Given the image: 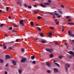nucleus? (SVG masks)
<instances>
[{
    "label": "nucleus",
    "mask_w": 74,
    "mask_h": 74,
    "mask_svg": "<svg viewBox=\"0 0 74 74\" xmlns=\"http://www.w3.org/2000/svg\"><path fill=\"white\" fill-rule=\"evenodd\" d=\"M5 74H7V71H5Z\"/></svg>",
    "instance_id": "6e6d98bb"
},
{
    "label": "nucleus",
    "mask_w": 74,
    "mask_h": 74,
    "mask_svg": "<svg viewBox=\"0 0 74 74\" xmlns=\"http://www.w3.org/2000/svg\"><path fill=\"white\" fill-rule=\"evenodd\" d=\"M58 12L59 13H60V14H62V12L60 11H58Z\"/></svg>",
    "instance_id": "ea45409f"
},
{
    "label": "nucleus",
    "mask_w": 74,
    "mask_h": 74,
    "mask_svg": "<svg viewBox=\"0 0 74 74\" xmlns=\"http://www.w3.org/2000/svg\"><path fill=\"white\" fill-rule=\"evenodd\" d=\"M65 65H66V70H68V68H69L70 67V65L67 64H66Z\"/></svg>",
    "instance_id": "20e7f679"
},
{
    "label": "nucleus",
    "mask_w": 74,
    "mask_h": 74,
    "mask_svg": "<svg viewBox=\"0 0 74 74\" xmlns=\"http://www.w3.org/2000/svg\"><path fill=\"white\" fill-rule=\"evenodd\" d=\"M35 58V56H32L31 57V59L32 60L33 59H34Z\"/></svg>",
    "instance_id": "a211bd4d"
},
{
    "label": "nucleus",
    "mask_w": 74,
    "mask_h": 74,
    "mask_svg": "<svg viewBox=\"0 0 74 74\" xmlns=\"http://www.w3.org/2000/svg\"><path fill=\"white\" fill-rule=\"evenodd\" d=\"M72 41L73 42V43H74V40H73Z\"/></svg>",
    "instance_id": "774afa93"
},
{
    "label": "nucleus",
    "mask_w": 74,
    "mask_h": 74,
    "mask_svg": "<svg viewBox=\"0 0 74 74\" xmlns=\"http://www.w3.org/2000/svg\"><path fill=\"white\" fill-rule=\"evenodd\" d=\"M8 18H9V19H11V17L10 16H9L8 17Z\"/></svg>",
    "instance_id": "680f3d73"
},
{
    "label": "nucleus",
    "mask_w": 74,
    "mask_h": 74,
    "mask_svg": "<svg viewBox=\"0 0 74 74\" xmlns=\"http://www.w3.org/2000/svg\"><path fill=\"white\" fill-rule=\"evenodd\" d=\"M36 26H39V25H38V24H36Z\"/></svg>",
    "instance_id": "5fc2aeb1"
},
{
    "label": "nucleus",
    "mask_w": 74,
    "mask_h": 74,
    "mask_svg": "<svg viewBox=\"0 0 74 74\" xmlns=\"http://www.w3.org/2000/svg\"><path fill=\"white\" fill-rule=\"evenodd\" d=\"M62 57L63 56H60L59 57V59H62Z\"/></svg>",
    "instance_id": "412c9836"
},
{
    "label": "nucleus",
    "mask_w": 74,
    "mask_h": 74,
    "mask_svg": "<svg viewBox=\"0 0 74 74\" xmlns=\"http://www.w3.org/2000/svg\"><path fill=\"white\" fill-rule=\"evenodd\" d=\"M9 29L10 30H11L12 29V27H10L9 28Z\"/></svg>",
    "instance_id": "7c9ffc66"
},
{
    "label": "nucleus",
    "mask_w": 74,
    "mask_h": 74,
    "mask_svg": "<svg viewBox=\"0 0 74 74\" xmlns=\"http://www.w3.org/2000/svg\"><path fill=\"white\" fill-rule=\"evenodd\" d=\"M66 19H68V18H69V16H66Z\"/></svg>",
    "instance_id": "49530a36"
},
{
    "label": "nucleus",
    "mask_w": 74,
    "mask_h": 74,
    "mask_svg": "<svg viewBox=\"0 0 74 74\" xmlns=\"http://www.w3.org/2000/svg\"><path fill=\"white\" fill-rule=\"evenodd\" d=\"M49 57L50 58H52L53 57V55L52 53H51Z\"/></svg>",
    "instance_id": "9d476101"
},
{
    "label": "nucleus",
    "mask_w": 74,
    "mask_h": 74,
    "mask_svg": "<svg viewBox=\"0 0 74 74\" xmlns=\"http://www.w3.org/2000/svg\"><path fill=\"white\" fill-rule=\"evenodd\" d=\"M5 37H8V35H5Z\"/></svg>",
    "instance_id": "69168bd1"
},
{
    "label": "nucleus",
    "mask_w": 74,
    "mask_h": 74,
    "mask_svg": "<svg viewBox=\"0 0 74 74\" xmlns=\"http://www.w3.org/2000/svg\"><path fill=\"white\" fill-rule=\"evenodd\" d=\"M60 27L61 28H62L63 29V28H64V26H63V25H62L60 26Z\"/></svg>",
    "instance_id": "58836bf2"
},
{
    "label": "nucleus",
    "mask_w": 74,
    "mask_h": 74,
    "mask_svg": "<svg viewBox=\"0 0 74 74\" xmlns=\"http://www.w3.org/2000/svg\"><path fill=\"white\" fill-rule=\"evenodd\" d=\"M34 12L35 13V14H37V12Z\"/></svg>",
    "instance_id": "0e129e2a"
},
{
    "label": "nucleus",
    "mask_w": 74,
    "mask_h": 74,
    "mask_svg": "<svg viewBox=\"0 0 74 74\" xmlns=\"http://www.w3.org/2000/svg\"><path fill=\"white\" fill-rule=\"evenodd\" d=\"M38 19H41V17L40 16H38L37 17Z\"/></svg>",
    "instance_id": "c756f323"
},
{
    "label": "nucleus",
    "mask_w": 74,
    "mask_h": 74,
    "mask_svg": "<svg viewBox=\"0 0 74 74\" xmlns=\"http://www.w3.org/2000/svg\"><path fill=\"white\" fill-rule=\"evenodd\" d=\"M69 54H70V55H74V53L72 51H69Z\"/></svg>",
    "instance_id": "0eeeda50"
},
{
    "label": "nucleus",
    "mask_w": 74,
    "mask_h": 74,
    "mask_svg": "<svg viewBox=\"0 0 74 74\" xmlns=\"http://www.w3.org/2000/svg\"><path fill=\"white\" fill-rule=\"evenodd\" d=\"M64 30V29H62V32H63Z\"/></svg>",
    "instance_id": "13d9d810"
},
{
    "label": "nucleus",
    "mask_w": 74,
    "mask_h": 74,
    "mask_svg": "<svg viewBox=\"0 0 74 74\" xmlns=\"http://www.w3.org/2000/svg\"><path fill=\"white\" fill-rule=\"evenodd\" d=\"M27 58H23L21 60V62L22 63H23L24 62H25V61H26V60H27Z\"/></svg>",
    "instance_id": "f03ea898"
},
{
    "label": "nucleus",
    "mask_w": 74,
    "mask_h": 74,
    "mask_svg": "<svg viewBox=\"0 0 74 74\" xmlns=\"http://www.w3.org/2000/svg\"><path fill=\"white\" fill-rule=\"evenodd\" d=\"M18 71L19 74H22V70L21 69H18Z\"/></svg>",
    "instance_id": "4468645a"
},
{
    "label": "nucleus",
    "mask_w": 74,
    "mask_h": 74,
    "mask_svg": "<svg viewBox=\"0 0 74 74\" xmlns=\"http://www.w3.org/2000/svg\"><path fill=\"white\" fill-rule=\"evenodd\" d=\"M50 15H53V16H54V15H53V12H50Z\"/></svg>",
    "instance_id": "c9c22d12"
},
{
    "label": "nucleus",
    "mask_w": 74,
    "mask_h": 74,
    "mask_svg": "<svg viewBox=\"0 0 74 74\" xmlns=\"http://www.w3.org/2000/svg\"><path fill=\"white\" fill-rule=\"evenodd\" d=\"M21 51L22 52H24V49L23 48H21Z\"/></svg>",
    "instance_id": "b1692460"
},
{
    "label": "nucleus",
    "mask_w": 74,
    "mask_h": 74,
    "mask_svg": "<svg viewBox=\"0 0 74 74\" xmlns=\"http://www.w3.org/2000/svg\"><path fill=\"white\" fill-rule=\"evenodd\" d=\"M36 62L35 61H33L32 62L33 64H36Z\"/></svg>",
    "instance_id": "a878e982"
},
{
    "label": "nucleus",
    "mask_w": 74,
    "mask_h": 74,
    "mask_svg": "<svg viewBox=\"0 0 74 74\" xmlns=\"http://www.w3.org/2000/svg\"><path fill=\"white\" fill-rule=\"evenodd\" d=\"M23 20H21L20 21V23L23 26Z\"/></svg>",
    "instance_id": "423d86ee"
},
{
    "label": "nucleus",
    "mask_w": 74,
    "mask_h": 74,
    "mask_svg": "<svg viewBox=\"0 0 74 74\" xmlns=\"http://www.w3.org/2000/svg\"><path fill=\"white\" fill-rule=\"evenodd\" d=\"M54 21H58L57 19H54Z\"/></svg>",
    "instance_id": "bf43d9fd"
},
{
    "label": "nucleus",
    "mask_w": 74,
    "mask_h": 74,
    "mask_svg": "<svg viewBox=\"0 0 74 74\" xmlns=\"http://www.w3.org/2000/svg\"><path fill=\"white\" fill-rule=\"evenodd\" d=\"M8 66V64H7L6 65V67H7Z\"/></svg>",
    "instance_id": "3c124183"
},
{
    "label": "nucleus",
    "mask_w": 74,
    "mask_h": 74,
    "mask_svg": "<svg viewBox=\"0 0 74 74\" xmlns=\"http://www.w3.org/2000/svg\"><path fill=\"white\" fill-rule=\"evenodd\" d=\"M41 42H42V43H45V41H41Z\"/></svg>",
    "instance_id": "37998d69"
},
{
    "label": "nucleus",
    "mask_w": 74,
    "mask_h": 74,
    "mask_svg": "<svg viewBox=\"0 0 74 74\" xmlns=\"http://www.w3.org/2000/svg\"><path fill=\"white\" fill-rule=\"evenodd\" d=\"M61 7H62V8H64V6H63V5H62L61 6Z\"/></svg>",
    "instance_id": "09e8293b"
},
{
    "label": "nucleus",
    "mask_w": 74,
    "mask_h": 74,
    "mask_svg": "<svg viewBox=\"0 0 74 74\" xmlns=\"http://www.w3.org/2000/svg\"><path fill=\"white\" fill-rule=\"evenodd\" d=\"M68 34L70 36H72L73 37H74V34H73L71 32H70L69 31L68 32Z\"/></svg>",
    "instance_id": "f257e3e1"
},
{
    "label": "nucleus",
    "mask_w": 74,
    "mask_h": 74,
    "mask_svg": "<svg viewBox=\"0 0 74 74\" xmlns=\"http://www.w3.org/2000/svg\"><path fill=\"white\" fill-rule=\"evenodd\" d=\"M6 59H10V56L8 55H7L5 56Z\"/></svg>",
    "instance_id": "39448f33"
},
{
    "label": "nucleus",
    "mask_w": 74,
    "mask_h": 74,
    "mask_svg": "<svg viewBox=\"0 0 74 74\" xmlns=\"http://www.w3.org/2000/svg\"><path fill=\"white\" fill-rule=\"evenodd\" d=\"M30 23L31 24V25L32 26H33V25H33V23H34L33 22V21H31Z\"/></svg>",
    "instance_id": "4be33fe9"
},
{
    "label": "nucleus",
    "mask_w": 74,
    "mask_h": 74,
    "mask_svg": "<svg viewBox=\"0 0 74 74\" xmlns=\"http://www.w3.org/2000/svg\"><path fill=\"white\" fill-rule=\"evenodd\" d=\"M65 45L66 46V48L68 49V48L69 47V45H67V44H66V43H65Z\"/></svg>",
    "instance_id": "72a5a7b5"
},
{
    "label": "nucleus",
    "mask_w": 74,
    "mask_h": 74,
    "mask_svg": "<svg viewBox=\"0 0 74 74\" xmlns=\"http://www.w3.org/2000/svg\"><path fill=\"white\" fill-rule=\"evenodd\" d=\"M54 71L55 72H58V69L56 68H54Z\"/></svg>",
    "instance_id": "ddd939ff"
},
{
    "label": "nucleus",
    "mask_w": 74,
    "mask_h": 74,
    "mask_svg": "<svg viewBox=\"0 0 74 74\" xmlns=\"http://www.w3.org/2000/svg\"><path fill=\"white\" fill-rule=\"evenodd\" d=\"M28 8L29 9H31V8H32V6H28Z\"/></svg>",
    "instance_id": "cd10ccee"
},
{
    "label": "nucleus",
    "mask_w": 74,
    "mask_h": 74,
    "mask_svg": "<svg viewBox=\"0 0 74 74\" xmlns=\"http://www.w3.org/2000/svg\"><path fill=\"white\" fill-rule=\"evenodd\" d=\"M12 62L13 64H14V66H16V62L15 61H12Z\"/></svg>",
    "instance_id": "6e6552de"
},
{
    "label": "nucleus",
    "mask_w": 74,
    "mask_h": 74,
    "mask_svg": "<svg viewBox=\"0 0 74 74\" xmlns=\"http://www.w3.org/2000/svg\"><path fill=\"white\" fill-rule=\"evenodd\" d=\"M53 63H55V62H56V61L55 60H54L53 61Z\"/></svg>",
    "instance_id": "4d7b16f0"
},
{
    "label": "nucleus",
    "mask_w": 74,
    "mask_h": 74,
    "mask_svg": "<svg viewBox=\"0 0 74 74\" xmlns=\"http://www.w3.org/2000/svg\"><path fill=\"white\" fill-rule=\"evenodd\" d=\"M16 42H18V39H17L16 40Z\"/></svg>",
    "instance_id": "8fccbe9b"
},
{
    "label": "nucleus",
    "mask_w": 74,
    "mask_h": 74,
    "mask_svg": "<svg viewBox=\"0 0 74 74\" xmlns=\"http://www.w3.org/2000/svg\"><path fill=\"white\" fill-rule=\"evenodd\" d=\"M56 25H59V21H56Z\"/></svg>",
    "instance_id": "2f4dec72"
},
{
    "label": "nucleus",
    "mask_w": 74,
    "mask_h": 74,
    "mask_svg": "<svg viewBox=\"0 0 74 74\" xmlns=\"http://www.w3.org/2000/svg\"><path fill=\"white\" fill-rule=\"evenodd\" d=\"M45 49L47 52H49L50 53H51V52H52V50L51 49L47 48L46 49Z\"/></svg>",
    "instance_id": "7ed1b4c3"
},
{
    "label": "nucleus",
    "mask_w": 74,
    "mask_h": 74,
    "mask_svg": "<svg viewBox=\"0 0 74 74\" xmlns=\"http://www.w3.org/2000/svg\"><path fill=\"white\" fill-rule=\"evenodd\" d=\"M48 2H49V3H51V1L50 0H49L48 1Z\"/></svg>",
    "instance_id": "864d4df0"
},
{
    "label": "nucleus",
    "mask_w": 74,
    "mask_h": 74,
    "mask_svg": "<svg viewBox=\"0 0 74 74\" xmlns=\"http://www.w3.org/2000/svg\"><path fill=\"white\" fill-rule=\"evenodd\" d=\"M46 65L48 67H50L51 66L50 64L48 62L46 63Z\"/></svg>",
    "instance_id": "1a4fd4ad"
},
{
    "label": "nucleus",
    "mask_w": 74,
    "mask_h": 74,
    "mask_svg": "<svg viewBox=\"0 0 74 74\" xmlns=\"http://www.w3.org/2000/svg\"><path fill=\"white\" fill-rule=\"evenodd\" d=\"M8 50H9L10 51V50H11L12 49V48L11 47H9L8 48Z\"/></svg>",
    "instance_id": "aec40b11"
},
{
    "label": "nucleus",
    "mask_w": 74,
    "mask_h": 74,
    "mask_svg": "<svg viewBox=\"0 0 74 74\" xmlns=\"http://www.w3.org/2000/svg\"><path fill=\"white\" fill-rule=\"evenodd\" d=\"M24 5L25 7H27V5L26 4H24Z\"/></svg>",
    "instance_id": "a19ab883"
},
{
    "label": "nucleus",
    "mask_w": 74,
    "mask_h": 74,
    "mask_svg": "<svg viewBox=\"0 0 74 74\" xmlns=\"http://www.w3.org/2000/svg\"><path fill=\"white\" fill-rule=\"evenodd\" d=\"M54 64L55 65H56V66H58V67H60V65L59 64H58L56 63H54Z\"/></svg>",
    "instance_id": "f3484780"
},
{
    "label": "nucleus",
    "mask_w": 74,
    "mask_h": 74,
    "mask_svg": "<svg viewBox=\"0 0 74 74\" xmlns=\"http://www.w3.org/2000/svg\"><path fill=\"white\" fill-rule=\"evenodd\" d=\"M17 4H20V5H22V4H21V3L18 2H17Z\"/></svg>",
    "instance_id": "c85d7f7f"
},
{
    "label": "nucleus",
    "mask_w": 74,
    "mask_h": 74,
    "mask_svg": "<svg viewBox=\"0 0 74 74\" xmlns=\"http://www.w3.org/2000/svg\"><path fill=\"white\" fill-rule=\"evenodd\" d=\"M55 44H56V45H60V44L58 43H57L56 42Z\"/></svg>",
    "instance_id": "a18cd8bd"
},
{
    "label": "nucleus",
    "mask_w": 74,
    "mask_h": 74,
    "mask_svg": "<svg viewBox=\"0 0 74 74\" xmlns=\"http://www.w3.org/2000/svg\"><path fill=\"white\" fill-rule=\"evenodd\" d=\"M3 48L5 49L6 48H7V47L5 46H3Z\"/></svg>",
    "instance_id": "4c0bfd02"
},
{
    "label": "nucleus",
    "mask_w": 74,
    "mask_h": 74,
    "mask_svg": "<svg viewBox=\"0 0 74 74\" xmlns=\"http://www.w3.org/2000/svg\"><path fill=\"white\" fill-rule=\"evenodd\" d=\"M58 18H60V15H59L58 16Z\"/></svg>",
    "instance_id": "e2e57ef3"
},
{
    "label": "nucleus",
    "mask_w": 74,
    "mask_h": 74,
    "mask_svg": "<svg viewBox=\"0 0 74 74\" xmlns=\"http://www.w3.org/2000/svg\"><path fill=\"white\" fill-rule=\"evenodd\" d=\"M40 35L41 37H44V35L42 33H40Z\"/></svg>",
    "instance_id": "dca6fc26"
},
{
    "label": "nucleus",
    "mask_w": 74,
    "mask_h": 74,
    "mask_svg": "<svg viewBox=\"0 0 74 74\" xmlns=\"http://www.w3.org/2000/svg\"><path fill=\"white\" fill-rule=\"evenodd\" d=\"M36 40H38V39H35V41H36Z\"/></svg>",
    "instance_id": "052dcab7"
},
{
    "label": "nucleus",
    "mask_w": 74,
    "mask_h": 74,
    "mask_svg": "<svg viewBox=\"0 0 74 74\" xmlns=\"http://www.w3.org/2000/svg\"><path fill=\"white\" fill-rule=\"evenodd\" d=\"M0 62H1V63H3V60L1 59L0 60Z\"/></svg>",
    "instance_id": "e433bc0d"
},
{
    "label": "nucleus",
    "mask_w": 74,
    "mask_h": 74,
    "mask_svg": "<svg viewBox=\"0 0 74 74\" xmlns=\"http://www.w3.org/2000/svg\"><path fill=\"white\" fill-rule=\"evenodd\" d=\"M40 5L42 7H44V8H45L46 7V6L42 4V3H40Z\"/></svg>",
    "instance_id": "9b49d317"
},
{
    "label": "nucleus",
    "mask_w": 74,
    "mask_h": 74,
    "mask_svg": "<svg viewBox=\"0 0 74 74\" xmlns=\"http://www.w3.org/2000/svg\"><path fill=\"white\" fill-rule=\"evenodd\" d=\"M50 28L52 29H54V27H50Z\"/></svg>",
    "instance_id": "473e14b6"
},
{
    "label": "nucleus",
    "mask_w": 74,
    "mask_h": 74,
    "mask_svg": "<svg viewBox=\"0 0 74 74\" xmlns=\"http://www.w3.org/2000/svg\"><path fill=\"white\" fill-rule=\"evenodd\" d=\"M52 34L51 33H49V36L50 37V38H52Z\"/></svg>",
    "instance_id": "2eb2a0df"
},
{
    "label": "nucleus",
    "mask_w": 74,
    "mask_h": 74,
    "mask_svg": "<svg viewBox=\"0 0 74 74\" xmlns=\"http://www.w3.org/2000/svg\"><path fill=\"white\" fill-rule=\"evenodd\" d=\"M69 58L70 59H71V58H72V56H71L69 57Z\"/></svg>",
    "instance_id": "338daca9"
},
{
    "label": "nucleus",
    "mask_w": 74,
    "mask_h": 74,
    "mask_svg": "<svg viewBox=\"0 0 74 74\" xmlns=\"http://www.w3.org/2000/svg\"><path fill=\"white\" fill-rule=\"evenodd\" d=\"M34 7H37V5H34Z\"/></svg>",
    "instance_id": "de8ad7c7"
},
{
    "label": "nucleus",
    "mask_w": 74,
    "mask_h": 74,
    "mask_svg": "<svg viewBox=\"0 0 74 74\" xmlns=\"http://www.w3.org/2000/svg\"><path fill=\"white\" fill-rule=\"evenodd\" d=\"M37 28H38V30H39V32H41V28L38 27H37Z\"/></svg>",
    "instance_id": "6ab92c4d"
},
{
    "label": "nucleus",
    "mask_w": 74,
    "mask_h": 74,
    "mask_svg": "<svg viewBox=\"0 0 74 74\" xmlns=\"http://www.w3.org/2000/svg\"><path fill=\"white\" fill-rule=\"evenodd\" d=\"M54 15H59V14L56 13H54Z\"/></svg>",
    "instance_id": "79ce46f5"
},
{
    "label": "nucleus",
    "mask_w": 74,
    "mask_h": 74,
    "mask_svg": "<svg viewBox=\"0 0 74 74\" xmlns=\"http://www.w3.org/2000/svg\"><path fill=\"white\" fill-rule=\"evenodd\" d=\"M12 32L13 33H15V32H16V31H15L13 30L12 31Z\"/></svg>",
    "instance_id": "603ef678"
},
{
    "label": "nucleus",
    "mask_w": 74,
    "mask_h": 74,
    "mask_svg": "<svg viewBox=\"0 0 74 74\" xmlns=\"http://www.w3.org/2000/svg\"><path fill=\"white\" fill-rule=\"evenodd\" d=\"M6 10L7 11H8V10H9V7H6Z\"/></svg>",
    "instance_id": "f704fd0d"
},
{
    "label": "nucleus",
    "mask_w": 74,
    "mask_h": 74,
    "mask_svg": "<svg viewBox=\"0 0 74 74\" xmlns=\"http://www.w3.org/2000/svg\"><path fill=\"white\" fill-rule=\"evenodd\" d=\"M44 4L45 5H50V3H45Z\"/></svg>",
    "instance_id": "5701e85b"
},
{
    "label": "nucleus",
    "mask_w": 74,
    "mask_h": 74,
    "mask_svg": "<svg viewBox=\"0 0 74 74\" xmlns=\"http://www.w3.org/2000/svg\"><path fill=\"white\" fill-rule=\"evenodd\" d=\"M68 24H69L71 25H74V23H72V22L69 23H68Z\"/></svg>",
    "instance_id": "f8f14e48"
},
{
    "label": "nucleus",
    "mask_w": 74,
    "mask_h": 74,
    "mask_svg": "<svg viewBox=\"0 0 74 74\" xmlns=\"http://www.w3.org/2000/svg\"><path fill=\"white\" fill-rule=\"evenodd\" d=\"M47 73H51V71L49 70H47Z\"/></svg>",
    "instance_id": "bb28decb"
},
{
    "label": "nucleus",
    "mask_w": 74,
    "mask_h": 74,
    "mask_svg": "<svg viewBox=\"0 0 74 74\" xmlns=\"http://www.w3.org/2000/svg\"><path fill=\"white\" fill-rule=\"evenodd\" d=\"M71 19H69L68 20V22H71Z\"/></svg>",
    "instance_id": "c03bdc74"
},
{
    "label": "nucleus",
    "mask_w": 74,
    "mask_h": 74,
    "mask_svg": "<svg viewBox=\"0 0 74 74\" xmlns=\"http://www.w3.org/2000/svg\"><path fill=\"white\" fill-rule=\"evenodd\" d=\"M4 25V24H1V25H0V27H3Z\"/></svg>",
    "instance_id": "393cba45"
}]
</instances>
